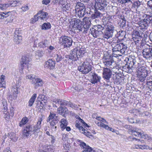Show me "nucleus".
<instances>
[{
	"mask_svg": "<svg viewBox=\"0 0 152 152\" xmlns=\"http://www.w3.org/2000/svg\"><path fill=\"white\" fill-rule=\"evenodd\" d=\"M111 44L113 56L118 57L119 56H121V55L120 54H124L127 51V47L126 45L124 44L123 43H120V40L118 39L113 38Z\"/></svg>",
	"mask_w": 152,
	"mask_h": 152,
	"instance_id": "nucleus-1",
	"label": "nucleus"
},
{
	"mask_svg": "<svg viewBox=\"0 0 152 152\" xmlns=\"http://www.w3.org/2000/svg\"><path fill=\"white\" fill-rule=\"evenodd\" d=\"M101 26L104 27L105 29L103 33V37L107 39L112 38L115 31V27L113 24L110 22H107V23H104Z\"/></svg>",
	"mask_w": 152,
	"mask_h": 152,
	"instance_id": "nucleus-2",
	"label": "nucleus"
},
{
	"mask_svg": "<svg viewBox=\"0 0 152 152\" xmlns=\"http://www.w3.org/2000/svg\"><path fill=\"white\" fill-rule=\"evenodd\" d=\"M86 52V50L85 48H76L73 50L70 56L67 55L66 57L69 58V59L72 61H76L79 58L83 57Z\"/></svg>",
	"mask_w": 152,
	"mask_h": 152,
	"instance_id": "nucleus-3",
	"label": "nucleus"
},
{
	"mask_svg": "<svg viewBox=\"0 0 152 152\" xmlns=\"http://www.w3.org/2000/svg\"><path fill=\"white\" fill-rule=\"evenodd\" d=\"M139 64L136 62L134 57L133 58L130 57L128 58L126 64L123 67V69L126 72L130 73L132 70L137 69L139 66Z\"/></svg>",
	"mask_w": 152,
	"mask_h": 152,
	"instance_id": "nucleus-4",
	"label": "nucleus"
},
{
	"mask_svg": "<svg viewBox=\"0 0 152 152\" xmlns=\"http://www.w3.org/2000/svg\"><path fill=\"white\" fill-rule=\"evenodd\" d=\"M91 60L88 58L83 63L82 66L78 67V69L83 74H86L91 70Z\"/></svg>",
	"mask_w": 152,
	"mask_h": 152,
	"instance_id": "nucleus-5",
	"label": "nucleus"
},
{
	"mask_svg": "<svg viewBox=\"0 0 152 152\" xmlns=\"http://www.w3.org/2000/svg\"><path fill=\"white\" fill-rule=\"evenodd\" d=\"M104 29V27L100 25L94 26L93 28H90L89 30V33L95 38L100 37L102 35V31Z\"/></svg>",
	"mask_w": 152,
	"mask_h": 152,
	"instance_id": "nucleus-6",
	"label": "nucleus"
},
{
	"mask_svg": "<svg viewBox=\"0 0 152 152\" xmlns=\"http://www.w3.org/2000/svg\"><path fill=\"white\" fill-rule=\"evenodd\" d=\"M136 69L137 72V76L139 80L142 82H143L145 81L148 73L146 68L144 66H139Z\"/></svg>",
	"mask_w": 152,
	"mask_h": 152,
	"instance_id": "nucleus-7",
	"label": "nucleus"
},
{
	"mask_svg": "<svg viewBox=\"0 0 152 152\" xmlns=\"http://www.w3.org/2000/svg\"><path fill=\"white\" fill-rule=\"evenodd\" d=\"M96 119L97 120L95 121V123L99 126L102 127L108 130L114 132V129L112 128L109 127L107 125L105 124H107V122L104 118L101 117H97Z\"/></svg>",
	"mask_w": 152,
	"mask_h": 152,
	"instance_id": "nucleus-8",
	"label": "nucleus"
},
{
	"mask_svg": "<svg viewBox=\"0 0 152 152\" xmlns=\"http://www.w3.org/2000/svg\"><path fill=\"white\" fill-rule=\"evenodd\" d=\"M73 41L72 38L66 36H61L59 39V42L65 47H69L72 45Z\"/></svg>",
	"mask_w": 152,
	"mask_h": 152,
	"instance_id": "nucleus-9",
	"label": "nucleus"
},
{
	"mask_svg": "<svg viewBox=\"0 0 152 152\" xmlns=\"http://www.w3.org/2000/svg\"><path fill=\"white\" fill-rule=\"evenodd\" d=\"M144 18L142 21L141 25H143V29H147L149 25H151L152 23V16L145 14L143 16ZM143 27V26H142Z\"/></svg>",
	"mask_w": 152,
	"mask_h": 152,
	"instance_id": "nucleus-10",
	"label": "nucleus"
},
{
	"mask_svg": "<svg viewBox=\"0 0 152 152\" xmlns=\"http://www.w3.org/2000/svg\"><path fill=\"white\" fill-rule=\"evenodd\" d=\"M102 59L103 63L106 66L110 67L111 68L113 66V65L114 64L115 62L112 56L109 55L104 56Z\"/></svg>",
	"mask_w": 152,
	"mask_h": 152,
	"instance_id": "nucleus-11",
	"label": "nucleus"
},
{
	"mask_svg": "<svg viewBox=\"0 0 152 152\" xmlns=\"http://www.w3.org/2000/svg\"><path fill=\"white\" fill-rule=\"evenodd\" d=\"M112 75V72L108 68H104L103 70L102 76L107 83L110 82V79Z\"/></svg>",
	"mask_w": 152,
	"mask_h": 152,
	"instance_id": "nucleus-12",
	"label": "nucleus"
},
{
	"mask_svg": "<svg viewBox=\"0 0 152 152\" xmlns=\"http://www.w3.org/2000/svg\"><path fill=\"white\" fill-rule=\"evenodd\" d=\"M142 55L146 59L152 58V47L150 46L142 50Z\"/></svg>",
	"mask_w": 152,
	"mask_h": 152,
	"instance_id": "nucleus-13",
	"label": "nucleus"
},
{
	"mask_svg": "<svg viewBox=\"0 0 152 152\" xmlns=\"http://www.w3.org/2000/svg\"><path fill=\"white\" fill-rule=\"evenodd\" d=\"M29 64L28 58L26 56H22L20 62V68L22 70L25 69H28Z\"/></svg>",
	"mask_w": 152,
	"mask_h": 152,
	"instance_id": "nucleus-14",
	"label": "nucleus"
},
{
	"mask_svg": "<svg viewBox=\"0 0 152 152\" xmlns=\"http://www.w3.org/2000/svg\"><path fill=\"white\" fill-rule=\"evenodd\" d=\"M10 13V12H0V19H4L8 18L5 20H4V23L7 24L8 23H10L12 22L13 19H11L10 18H8L9 16V14Z\"/></svg>",
	"mask_w": 152,
	"mask_h": 152,
	"instance_id": "nucleus-15",
	"label": "nucleus"
},
{
	"mask_svg": "<svg viewBox=\"0 0 152 152\" xmlns=\"http://www.w3.org/2000/svg\"><path fill=\"white\" fill-rule=\"evenodd\" d=\"M118 3L121 4H123L126 3H129V2L131 3L132 5L134 7H139L140 5V2L137 1L135 2H134L133 0H117Z\"/></svg>",
	"mask_w": 152,
	"mask_h": 152,
	"instance_id": "nucleus-16",
	"label": "nucleus"
},
{
	"mask_svg": "<svg viewBox=\"0 0 152 152\" xmlns=\"http://www.w3.org/2000/svg\"><path fill=\"white\" fill-rule=\"evenodd\" d=\"M72 24H73V27L76 30H79L82 27H83L82 22L78 19H74Z\"/></svg>",
	"mask_w": 152,
	"mask_h": 152,
	"instance_id": "nucleus-17",
	"label": "nucleus"
},
{
	"mask_svg": "<svg viewBox=\"0 0 152 152\" xmlns=\"http://www.w3.org/2000/svg\"><path fill=\"white\" fill-rule=\"evenodd\" d=\"M91 75V81L92 84H95L100 81L101 77L98 76L95 73L91 72L90 74Z\"/></svg>",
	"mask_w": 152,
	"mask_h": 152,
	"instance_id": "nucleus-18",
	"label": "nucleus"
},
{
	"mask_svg": "<svg viewBox=\"0 0 152 152\" xmlns=\"http://www.w3.org/2000/svg\"><path fill=\"white\" fill-rule=\"evenodd\" d=\"M129 132L133 136L140 137L142 135V131L141 129L137 128H133L130 131L129 130Z\"/></svg>",
	"mask_w": 152,
	"mask_h": 152,
	"instance_id": "nucleus-19",
	"label": "nucleus"
},
{
	"mask_svg": "<svg viewBox=\"0 0 152 152\" xmlns=\"http://www.w3.org/2000/svg\"><path fill=\"white\" fill-rule=\"evenodd\" d=\"M108 5V3L105 0L98 3L95 4L96 9L100 10H103Z\"/></svg>",
	"mask_w": 152,
	"mask_h": 152,
	"instance_id": "nucleus-20",
	"label": "nucleus"
},
{
	"mask_svg": "<svg viewBox=\"0 0 152 152\" xmlns=\"http://www.w3.org/2000/svg\"><path fill=\"white\" fill-rule=\"evenodd\" d=\"M31 83L34 85L36 88L42 86L43 84V82L42 80L38 78L37 77L35 79L31 81Z\"/></svg>",
	"mask_w": 152,
	"mask_h": 152,
	"instance_id": "nucleus-21",
	"label": "nucleus"
},
{
	"mask_svg": "<svg viewBox=\"0 0 152 152\" xmlns=\"http://www.w3.org/2000/svg\"><path fill=\"white\" fill-rule=\"evenodd\" d=\"M85 7L84 4L81 2H77L76 4L75 9H72L70 12L74 11V12H76V11L78 10H81L82 9H85Z\"/></svg>",
	"mask_w": 152,
	"mask_h": 152,
	"instance_id": "nucleus-22",
	"label": "nucleus"
},
{
	"mask_svg": "<svg viewBox=\"0 0 152 152\" xmlns=\"http://www.w3.org/2000/svg\"><path fill=\"white\" fill-rule=\"evenodd\" d=\"M55 62L52 59H49L46 61L45 66L51 69H53L55 65Z\"/></svg>",
	"mask_w": 152,
	"mask_h": 152,
	"instance_id": "nucleus-23",
	"label": "nucleus"
},
{
	"mask_svg": "<svg viewBox=\"0 0 152 152\" xmlns=\"http://www.w3.org/2000/svg\"><path fill=\"white\" fill-rule=\"evenodd\" d=\"M42 119L41 118L39 121L37 122V124L34 126H33V129L34 130V132L38 133L39 131V129L41 128V121Z\"/></svg>",
	"mask_w": 152,
	"mask_h": 152,
	"instance_id": "nucleus-24",
	"label": "nucleus"
},
{
	"mask_svg": "<svg viewBox=\"0 0 152 152\" xmlns=\"http://www.w3.org/2000/svg\"><path fill=\"white\" fill-rule=\"evenodd\" d=\"M68 110L66 108L62 107H59L57 109L58 113L63 116H64L66 113H68Z\"/></svg>",
	"mask_w": 152,
	"mask_h": 152,
	"instance_id": "nucleus-25",
	"label": "nucleus"
},
{
	"mask_svg": "<svg viewBox=\"0 0 152 152\" xmlns=\"http://www.w3.org/2000/svg\"><path fill=\"white\" fill-rule=\"evenodd\" d=\"M60 105L68 106L73 108L76 107L75 105L74 104H72L70 102H68L62 99H61V100Z\"/></svg>",
	"mask_w": 152,
	"mask_h": 152,
	"instance_id": "nucleus-26",
	"label": "nucleus"
},
{
	"mask_svg": "<svg viewBox=\"0 0 152 152\" xmlns=\"http://www.w3.org/2000/svg\"><path fill=\"white\" fill-rule=\"evenodd\" d=\"M8 136L11 140L14 142L17 141L18 138V137L16 136V134L13 132H11L8 133V134L5 135L4 137L6 138Z\"/></svg>",
	"mask_w": 152,
	"mask_h": 152,
	"instance_id": "nucleus-27",
	"label": "nucleus"
},
{
	"mask_svg": "<svg viewBox=\"0 0 152 152\" xmlns=\"http://www.w3.org/2000/svg\"><path fill=\"white\" fill-rule=\"evenodd\" d=\"M86 8L82 9L81 10H78L76 11V12H74V11H72L73 13L75 14L76 15H77L79 17H82L84 16L86 14Z\"/></svg>",
	"mask_w": 152,
	"mask_h": 152,
	"instance_id": "nucleus-28",
	"label": "nucleus"
},
{
	"mask_svg": "<svg viewBox=\"0 0 152 152\" xmlns=\"http://www.w3.org/2000/svg\"><path fill=\"white\" fill-rule=\"evenodd\" d=\"M49 45V42L47 39L42 41L39 43V46L42 48L48 47Z\"/></svg>",
	"mask_w": 152,
	"mask_h": 152,
	"instance_id": "nucleus-29",
	"label": "nucleus"
},
{
	"mask_svg": "<svg viewBox=\"0 0 152 152\" xmlns=\"http://www.w3.org/2000/svg\"><path fill=\"white\" fill-rule=\"evenodd\" d=\"M57 118L58 117L56 116V114L53 112L50 111L49 115L47 120V121L48 122H50V121L53 120H57Z\"/></svg>",
	"mask_w": 152,
	"mask_h": 152,
	"instance_id": "nucleus-30",
	"label": "nucleus"
},
{
	"mask_svg": "<svg viewBox=\"0 0 152 152\" xmlns=\"http://www.w3.org/2000/svg\"><path fill=\"white\" fill-rule=\"evenodd\" d=\"M37 15H40L38 17V19L39 18L42 20H44L46 19L48 13L46 12H45L42 10H41L39 12Z\"/></svg>",
	"mask_w": 152,
	"mask_h": 152,
	"instance_id": "nucleus-31",
	"label": "nucleus"
},
{
	"mask_svg": "<svg viewBox=\"0 0 152 152\" xmlns=\"http://www.w3.org/2000/svg\"><path fill=\"white\" fill-rule=\"evenodd\" d=\"M102 14L98 10H95L94 12L92 13L91 16V18L92 19L96 18H98L101 17Z\"/></svg>",
	"mask_w": 152,
	"mask_h": 152,
	"instance_id": "nucleus-32",
	"label": "nucleus"
},
{
	"mask_svg": "<svg viewBox=\"0 0 152 152\" xmlns=\"http://www.w3.org/2000/svg\"><path fill=\"white\" fill-rule=\"evenodd\" d=\"M61 9L63 11H65L66 12H68L69 11L72 9L70 8V4H69L67 3L64 5H63L61 7Z\"/></svg>",
	"mask_w": 152,
	"mask_h": 152,
	"instance_id": "nucleus-33",
	"label": "nucleus"
},
{
	"mask_svg": "<svg viewBox=\"0 0 152 152\" xmlns=\"http://www.w3.org/2000/svg\"><path fill=\"white\" fill-rule=\"evenodd\" d=\"M37 97V94H33L31 97V98L30 99V100L28 101V106L29 107L31 106L35 100L36 98V97Z\"/></svg>",
	"mask_w": 152,
	"mask_h": 152,
	"instance_id": "nucleus-34",
	"label": "nucleus"
},
{
	"mask_svg": "<svg viewBox=\"0 0 152 152\" xmlns=\"http://www.w3.org/2000/svg\"><path fill=\"white\" fill-rule=\"evenodd\" d=\"M14 41L17 44H19L21 41L22 37L21 35H15Z\"/></svg>",
	"mask_w": 152,
	"mask_h": 152,
	"instance_id": "nucleus-35",
	"label": "nucleus"
},
{
	"mask_svg": "<svg viewBox=\"0 0 152 152\" xmlns=\"http://www.w3.org/2000/svg\"><path fill=\"white\" fill-rule=\"evenodd\" d=\"M60 126L62 130L64 129L67 125V121L65 119H62L61 121Z\"/></svg>",
	"mask_w": 152,
	"mask_h": 152,
	"instance_id": "nucleus-36",
	"label": "nucleus"
},
{
	"mask_svg": "<svg viewBox=\"0 0 152 152\" xmlns=\"http://www.w3.org/2000/svg\"><path fill=\"white\" fill-rule=\"evenodd\" d=\"M83 21L85 22V24L83 26L89 28L91 25L90 20L87 18H85L83 19Z\"/></svg>",
	"mask_w": 152,
	"mask_h": 152,
	"instance_id": "nucleus-37",
	"label": "nucleus"
},
{
	"mask_svg": "<svg viewBox=\"0 0 152 152\" xmlns=\"http://www.w3.org/2000/svg\"><path fill=\"white\" fill-rule=\"evenodd\" d=\"M51 25L50 23H44L42 26V29L47 30L51 28Z\"/></svg>",
	"mask_w": 152,
	"mask_h": 152,
	"instance_id": "nucleus-38",
	"label": "nucleus"
},
{
	"mask_svg": "<svg viewBox=\"0 0 152 152\" xmlns=\"http://www.w3.org/2000/svg\"><path fill=\"white\" fill-rule=\"evenodd\" d=\"M142 35H140V32L137 31H136L132 35L133 39L134 40L137 39H140Z\"/></svg>",
	"mask_w": 152,
	"mask_h": 152,
	"instance_id": "nucleus-39",
	"label": "nucleus"
},
{
	"mask_svg": "<svg viewBox=\"0 0 152 152\" xmlns=\"http://www.w3.org/2000/svg\"><path fill=\"white\" fill-rule=\"evenodd\" d=\"M28 121V118L26 117H23L19 124V126H22L26 124Z\"/></svg>",
	"mask_w": 152,
	"mask_h": 152,
	"instance_id": "nucleus-40",
	"label": "nucleus"
},
{
	"mask_svg": "<svg viewBox=\"0 0 152 152\" xmlns=\"http://www.w3.org/2000/svg\"><path fill=\"white\" fill-rule=\"evenodd\" d=\"M4 76L1 75L0 78V87H4L5 86V83L4 81Z\"/></svg>",
	"mask_w": 152,
	"mask_h": 152,
	"instance_id": "nucleus-41",
	"label": "nucleus"
},
{
	"mask_svg": "<svg viewBox=\"0 0 152 152\" xmlns=\"http://www.w3.org/2000/svg\"><path fill=\"white\" fill-rule=\"evenodd\" d=\"M89 28L83 26L79 31L83 32L84 34H86L88 33H89Z\"/></svg>",
	"mask_w": 152,
	"mask_h": 152,
	"instance_id": "nucleus-42",
	"label": "nucleus"
},
{
	"mask_svg": "<svg viewBox=\"0 0 152 152\" xmlns=\"http://www.w3.org/2000/svg\"><path fill=\"white\" fill-rule=\"evenodd\" d=\"M146 85L149 89L151 91H152V81L149 80V79H148V77L147 78Z\"/></svg>",
	"mask_w": 152,
	"mask_h": 152,
	"instance_id": "nucleus-43",
	"label": "nucleus"
},
{
	"mask_svg": "<svg viewBox=\"0 0 152 152\" xmlns=\"http://www.w3.org/2000/svg\"><path fill=\"white\" fill-rule=\"evenodd\" d=\"M54 59L57 62H59L61 61L63 58L61 56L60 54H57L54 57Z\"/></svg>",
	"mask_w": 152,
	"mask_h": 152,
	"instance_id": "nucleus-44",
	"label": "nucleus"
},
{
	"mask_svg": "<svg viewBox=\"0 0 152 152\" xmlns=\"http://www.w3.org/2000/svg\"><path fill=\"white\" fill-rule=\"evenodd\" d=\"M20 2V1H11L8 4L10 6H11L12 7H15L17 5V4Z\"/></svg>",
	"mask_w": 152,
	"mask_h": 152,
	"instance_id": "nucleus-45",
	"label": "nucleus"
},
{
	"mask_svg": "<svg viewBox=\"0 0 152 152\" xmlns=\"http://www.w3.org/2000/svg\"><path fill=\"white\" fill-rule=\"evenodd\" d=\"M51 126L52 129H54V126L56 125V124L58 123L57 120H53L50 121V122H49Z\"/></svg>",
	"mask_w": 152,
	"mask_h": 152,
	"instance_id": "nucleus-46",
	"label": "nucleus"
},
{
	"mask_svg": "<svg viewBox=\"0 0 152 152\" xmlns=\"http://www.w3.org/2000/svg\"><path fill=\"white\" fill-rule=\"evenodd\" d=\"M10 5L8 4H0V9L1 10H4L9 7Z\"/></svg>",
	"mask_w": 152,
	"mask_h": 152,
	"instance_id": "nucleus-47",
	"label": "nucleus"
},
{
	"mask_svg": "<svg viewBox=\"0 0 152 152\" xmlns=\"http://www.w3.org/2000/svg\"><path fill=\"white\" fill-rule=\"evenodd\" d=\"M26 129L27 131L31 134V133L34 132L33 126L31 125H28L26 126Z\"/></svg>",
	"mask_w": 152,
	"mask_h": 152,
	"instance_id": "nucleus-48",
	"label": "nucleus"
},
{
	"mask_svg": "<svg viewBox=\"0 0 152 152\" xmlns=\"http://www.w3.org/2000/svg\"><path fill=\"white\" fill-rule=\"evenodd\" d=\"M37 76L34 75H27L26 76V78L28 79L32 80V81L33 80L35 79Z\"/></svg>",
	"mask_w": 152,
	"mask_h": 152,
	"instance_id": "nucleus-49",
	"label": "nucleus"
},
{
	"mask_svg": "<svg viewBox=\"0 0 152 152\" xmlns=\"http://www.w3.org/2000/svg\"><path fill=\"white\" fill-rule=\"evenodd\" d=\"M22 134L24 137H27L31 134L26 129L23 131Z\"/></svg>",
	"mask_w": 152,
	"mask_h": 152,
	"instance_id": "nucleus-50",
	"label": "nucleus"
},
{
	"mask_svg": "<svg viewBox=\"0 0 152 152\" xmlns=\"http://www.w3.org/2000/svg\"><path fill=\"white\" fill-rule=\"evenodd\" d=\"M147 4L149 8L150 12L152 13V1L151 0L147 1Z\"/></svg>",
	"mask_w": 152,
	"mask_h": 152,
	"instance_id": "nucleus-51",
	"label": "nucleus"
},
{
	"mask_svg": "<svg viewBox=\"0 0 152 152\" xmlns=\"http://www.w3.org/2000/svg\"><path fill=\"white\" fill-rule=\"evenodd\" d=\"M39 98H40L42 101L44 103L47 102V97L45 96L44 95H39L38 97Z\"/></svg>",
	"mask_w": 152,
	"mask_h": 152,
	"instance_id": "nucleus-52",
	"label": "nucleus"
},
{
	"mask_svg": "<svg viewBox=\"0 0 152 152\" xmlns=\"http://www.w3.org/2000/svg\"><path fill=\"white\" fill-rule=\"evenodd\" d=\"M36 54L38 55L39 57H41L43 56L44 53L42 50H38L36 52Z\"/></svg>",
	"mask_w": 152,
	"mask_h": 152,
	"instance_id": "nucleus-53",
	"label": "nucleus"
},
{
	"mask_svg": "<svg viewBox=\"0 0 152 152\" xmlns=\"http://www.w3.org/2000/svg\"><path fill=\"white\" fill-rule=\"evenodd\" d=\"M12 91L14 94H18V91L17 87L16 86L13 87L12 88Z\"/></svg>",
	"mask_w": 152,
	"mask_h": 152,
	"instance_id": "nucleus-54",
	"label": "nucleus"
},
{
	"mask_svg": "<svg viewBox=\"0 0 152 152\" xmlns=\"http://www.w3.org/2000/svg\"><path fill=\"white\" fill-rule=\"evenodd\" d=\"M21 9L22 10V11L23 12H25L26 11L28 10L29 9V7L28 6L24 5L21 7Z\"/></svg>",
	"mask_w": 152,
	"mask_h": 152,
	"instance_id": "nucleus-55",
	"label": "nucleus"
},
{
	"mask_svg": "<svg viewBox=\"0 0 152 152\" xmlns=\"http://www.w3.org/2000/svg\"><path fill=\"white\" fill-rule=\"evenodd\" d=\"M38 17H37V15H35L34 17V18H32L31 20V23H34L38 20Z\"/></svg>",
	"mask_w": 152,
	"mask_h": 152,
	"instance_id": "nucleus-56",
	"label": "nucleus"
},
{
	"mask_svg": "<svg viewBox=\"0 0 152 152\" xmlns=\"http://www.w3.org/2000/svg\"><path fill=\"white\" fill-rule=\"evenodd\" d=\"M139 148L142 149H150V147L148 145H139Z\"/></svg>",
	"mask_w": 152,
	"mask_h": 152,
	"instance_id": "nucleus-57",
	"label": "nucleus"
},
{
	"mask_svg": "<svg viewBox=\"0 0 152 152\" xmlns=\"http://www.w3.org/2000/svg\"><path fill=\"white\" fill-rule=\"evenodd\" d=\"M75 126L80 131H83L84 128L82 126H80V124H75Z\"/></svg>",
	"mask_w": 152,
	"mask_h": 152,
	"instance_id": "nucleus-58",
	"label": "nucleus"
},
{
	"mask_svg": "<svg viewBox=\"0 0 152 152\" xmlns=\"http://www.w3.org/2000/svg\"><path fill=\"white\" fill-rule=\"evenodd\" d=\"M140 137L142 138L148 140L149 139L148 135L147 134H145L143 133H142V135Z\"/></svg>",
	"mask_w": 152,
	"mask_h": 152,
	"instance_id": "nucleus-59",
	"label": "nucleus"
},
{
	"mask_svg": "<svg viewBox=\"0 0 152 152\" xmlns=\"http://www.w3.org/2000/svg\"><path fill=\"white\" fill-rule=\"evenodd\" d=\"M128 121L131 123H137V121L136 120L134 119L133 118H128Z\"/></svg>",
	"mask_w": 152,
	"mask_h": 152,
	"instance_id": "nucleus-60",
	"label": "nucleus"
},
{
	"mask_svg": "<svg viewBox=\"0 0 152 152\" xmlns=\"http://www.w3.org/2000/svg\"><path fill=\"white\" fill-rule=\"evenodd\" d=\"M83 132V133L84 134H85L87 136H89L91 135V133L89 132H87L86 130L85 129H84V131Z\"/></svg>",
	"mask_w": 152,
	"mask_h": 152,
	"instance_id": "nucleus-61",
	"label": "nucleus"
},
{
	"mask_svg": "<svg viewBox=\"0 0 152 152\" xmlns=\"http://www.w3.org/2000/svg\"><path fill=\"white\" fill-rule=\"evenodd\" d=\"M50 1V0H43L42 1V3L43 4L46 5L49 4Z\"/></svg>",
	"mask_w": 152,
	"mask_h": 152,
	"instance_id": "nucleus-62",
	"label": "nucleus"
},
{
	"mask_svg": "<svg viewBox=\"0 0 152 152\" xmlns=\"http://www.w3.org/2000/svg\"><path fill=\"white\" fill-rule=\"evenodd\" d=\"M66 0H60L59 4L61 5V6L64 5L66 2Z\"/></svg>",
	"mask_w": 152,
	"mask_h": 152,
	"instance_id": "nucleus-63",
	"label": "nucleus"
},
{
	"mask_svg": "<svg viewBox=\"0 0 152 152\" xmlns=\"http://www.w3.org/2000/svg\"><path fill=\"white\" fill-rule=\"evenodd\" d=\"M52 146H47V150L48 152H52L53 149H52Z\"/></svg>",
	"mask_w": 152,
	"mask_h": 152,
	"instance_id": "nucleus-64",
	"label": "nucleus"
}]
</instances>
